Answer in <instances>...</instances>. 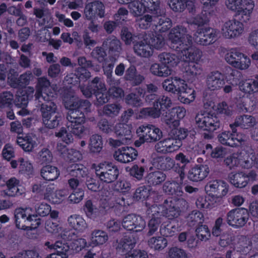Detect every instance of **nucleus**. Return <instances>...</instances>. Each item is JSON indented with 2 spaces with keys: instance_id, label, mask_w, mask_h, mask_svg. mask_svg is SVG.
<instances>
[{
  "instance_id": "f257e3e1",
  "label": "nucleus",
  "mask_w": 258,
  "mask_h": 258,
  "mask_svg": "<svg viewBox=\"0 0 258 258\" xmlns=\"http://www.w3.org/2000/svg\"><path fill=\"white\" fill-rule=\"evenodd\" d=\"M67 128L62 127L55 133V136L61 139L67 144L73 143L74 138L72 134L81 138L85 131L83 124L85 122L84 113L79 110H70L67 115Z\"/></svg>"
},
{
  "instance_id": "f03ea898",
  "label": "nucleus",
  "mask_w": 258,
  "mask_h": 258,
  "mask_svg": "<svg viewBox=\"0 0 258 258\" xmlns=\"http://www.w3.org/2000/svg\"><path fill=\"white\" fill-rule=\"evenodd\" d=\"M195 122L198 127L204 131L213 132L220 127L221 123L214 113L201 111L196 115Z\"/></svg>"
},
{
  "instance_id": "7ed1b4c3",
  "label": "nucleus",
  "mask_w": 258,
  "mask_h": 258,
  "mask_svg": "<svg viewBox=\"0 0 258 258\" xmlns=\"http://www.w3.org/2000/svg\"><path fill=\"white\" fill-rule=\"evenodd\" d=\"M171 41V47L176 51L186 46L187 43L192 42V36L187 33L185 28L182 26H177L171 29L169 34Z\"/></svg>"
},
{
  "instance_id": "20e7f679",
  "label": "nucleus",
  "mask_w": 258,
  "mask_h": 258,
  "mask_svg": "<svg viewBox=\"0 0 258 258\" xmlns=\"http://www.w3.org/2000/svg\"><path fill=\"white\" fill-rule=\"evenodd\" d=\"M27 211H14V218L16 226L20 229L26 230L28 226L26 224H30V228H37L41 224V219L37 214H26Z\"/></svg>"
},
{
  "instance_id": "39448f33",
  "label": "nucleus",
  "mask_w": 258,
  "mask_h": 258,
  "mask_svg": "<svg viewBox=\"0 0 258 258\" xmlns=\"http://www.w3.org/2000/svg\"><path fill=\"white\" fill-rule=\"evenodd\" d=\"M95 173L101 181L109 183L117 178L119 170L112 163L104 162L99 164L95 167Z\"/></svg>"
},
{
  "instance_id": "423d86ee",
  "label": "nucleus",
  "mask_w": 258,
  "mask_h": 258,
  "mask_svg": "<svg viewBox=\"0 0 258 258\" xmlns=\"http://www.w3.org/2000/svg\"><path fill=\"white\" fill-rule=\"evenodd\" d=\"M137 133L143 142H156L163 137L162 131L155 125L150 124H143L137 130Z\"/></svg>"
},
{
  "instance_id": "0eeeda50",
  "label": "nucleus",
  "mask_w": 258,
  "mask_h": 258,
  "mask_svg": "<svg viewBox=\"0 0 258 258\" xmlns=\"http://www.w3.org/2000/svg\"><path fill=\"white\" fill-rule=\"evenodd\" d=\"M225 59L229 64L241 70L247 69L250 64V59L236 48H232L227 52Z\"/></svg>"
},
{
  "instance_id": "6e6552de",
  "label": "nucleus",
  "mask_w": 258,
  "mask_h": 258,
  "mask_svg": "<svg viewBox=\"0 0 258 258\" xmlns=\"http://www.w3.org/2000/svg\"><path fill=\"white\" fill-rule=\"evenodd\" d=\"M54 93L47 94L46 92H44L40 96L37 95L36 99L40 103V111L42 117L60 114L59 112L57 106L52 101Z\"/></svg>"
},
{
  "instance_id": "1a4fd4ad",
  "label": "nucleus",
  "mask_w": 258,
  "mask_h": 258,
  "mask_svg": "<svg viewBox=\"0 0 258 258\" xmlns=\"http://www.w3.org/2000/svg\"><path fill=\"white\" fill-rule=\"evenodd\" d=\"M241 211H229L227 213V221L229 225L235 228L241 227L247 222L249 214L258 218V211H246V214Z\"/></svg>"
},
{
  "instance_id": "9d476101",
  "label": "nucleus",
  "mask_w": 258,
  "mask_h": 258,
  "mask_svg": "<svg viewBox=\"0 0 258 258\" xmlns=\"http://www.w3.org/2000/svg\"><path fill=\"white\" fill-rule=\"evenodd\" d=\"M243 30V25L241 22L234 19L226 21L221 27V33L223 36L227 39L239 36L242 33Z\"/></svg>"
},
{
  "instance_id": "9b49d317",
  "label": "nucleus",
  "mask_w": 258,
  "mask_h": 258,
  "mask_svg": "<svg viewBox=\"0 0 258 258\" xmlns=\"http://www.w3.org/2000/svg\"><path fill=\"white\" fill-rule=\"evenodd\" d=\"M121 224L126 230L138 232L144 229L146 222L142 217L131 214L123 218Z\"/></svg>"
},
{
  "instance_id": "f8f14e48",
  "label": "nucleus",
  "mask_w": 258,
  "mask_h": 258,
  "mask_svg": "<svg viewBox=\"0 0 258 258\" xmlns=\"http://www.w3.org/2000/svg\"><path fill=\"white\" fill-rule=\"evenodd\" d=\"M218 33L217 30L211 28L199 29L195 35V41L200 45H210L216 40Z\"/></svg>"
},
{
  "instance_id": "ddd939ff",
  "label": "nucleus",
  "mask_w": 258,
  "mask_h": 258,
  "mask_svg": "<svg viewBox=\"0 0 258 258\" xmlns=\"http://www.w3.org/2000/svg\"><path fill=\"white\" fill-rule=\"evenodd\" d=\"M228 185L221 180H213L209 181L205 189L207 194L217 197L225 196L228 191Z\"/></svg>"
},
{
  "instance_id": "4468645a",
  "label": "nucleus",
  "mask_w": 258,
  "mask_h": 258,
  "mask_svg": "<svg viewBox=\"0 0 258 258\" xmlns=\"http://www.w3.org/2000/svg\"><path fill=\"white\" fill-rule=\"evenodd\" d=\"M182 146L179 141L174 140L172 137H169L158 142L155 146V150L159 153L167 154L178 150Z\"/></svg>"
},
{
  "instance_id": "2eb2a0df",
  "label": "nucleus",
  "mask_w": 258,
  "mask_h": 258,
  "mask_svg": "<svg viewBox=\"0 0 258 258\" xmlns=\"http://www.w3.org/2000/svg\"><path fill=\"white\" fill-rule=\"evenodd\" d=\"M191 43H187L186 46H184L177 51L181 52L182 54V59L184 62H198L202 56V51L195 46H192Z\"/></svg>"
},
{
  "instance_id": "dca6fc26",
  "label": "nucleus",
  "mask_w": 258,
  "mask_h": 258,
  "mask_svg": "<svg viewBox=\"0 0 258 258\" xmlns=\"http://www.w3.org/2000/svg\"><path fill=\"white\" fill-rule=\"evenodd\" d=\"M185 109L180 106H176L169 110L165 116L164 121L170 127L178 126L179 119L183 118L185 115Z\"/></svg>"
},
{
  "instance_id": "f3484780",
  "label": "nucleus",
  "mask_w": 258,
  "mask_h": 258,
  "mask_svg": "<svg viewBox=\"0 0 258 258\" xmlns=\"http://www.w3.org/2000/svg\"><path fill=\"white\" fill-rule=\"evenodd\" d=\"M84 15L88 20H92L96 16L100 18L104 16V6L99 1L87 4L84 9Z\"/></svg>"
},
{
  "instance_id": "a211bd4d",
  "label": "nucleus",
  "mask_w": 258,
  "mask_h": 258,
  "mask_svg": "<svg viewBox=\"0 0 258 258\" xmlns=\"http://www.w3.org/2000/svg\"><path fill=\"white\" fill-rule=\"evenodd\" d=\"M138 152L132 147H123L115 151L113 154L114 159L117 161L123 163H129L136 158Z\"/></svg>"
},
{
  "instance_id": "6ab92c4d",
  "label": "nucleus",
  "mask_w": 258,
  "mask_h": 258,
  "mask_svg": "<svg viewBox=\"0 0 258 258\" xmlns=\"http://www.w3.org/2000/svg\"><path fill=\"white\" fill-rule=\"evenodd\" d=\"M210 169L207 165H198L191 168L187 174L189 180L198 182L204 179L209 174Z\"/></svg>"
},
{
  "instance_id": "aec40b11",
  "label": "nucleus",
  "mask_w": 258,
  "mask_h": 258,
  "mask_svg": "<svg viewBox=\"0 0 258 258\" xmlns=\"http://www.w3.org/2000/svg\"><path fill=\"white\" fill-rule=\"evenodd\" d=\"M206 83L210 90H217L225 84L224 76L218 71L212 72L207 76Z\"/></svg>"
},
{
  "instance_id": "412c9836",
  "label": "nucleus",
  "mask_w": 258,
  "mask_h": 258,
  "mask_svg": "<svg viewBox=\"0 0 258 258\" xmlns=\"http://www.w3.org/2000/svg\"><path fill=\"white\" fill-rule=\"evenodd\" d=\"M102 47L111 55H118L121 51V43L115 36H110L102 43Z\"/></svg>"
},
{
  "instance_id": "4be33fe9",
  "label": "nucleus",
  "mask_w": 258,
  "mask_h": 258,
  "mask_svg": "<svg viewBox=\"0 0 258 258\" xmlns=\"http://www.w3.org/2000/svg\"><path fill=\"white\" fill-rule=\"evenodd\" d=\"M256 123L255 118L249 115H243L236 117L234 123L231 124L230 126L233 133H236V127L240 126L244 129H248L254 126Z\"/></svg>"
},
{
  "instance_id": "5701e85b",
  "label": "nucleus",
  "mask_w": 258,
  "mask_h": 258,
  "mask_svg": "<svg viewBox=\"0 0 258 258\" xmlns=\"http://www.w3.org/2000/svg\"><path fill=\"white\" fill-rule=\"evenodd\" d=\"M214 14L215 11L214 9H206L203 8L201 13L189 19L188 23L198 26H202L207 24Z\"/></svg>"
},
{
  "instance_id": "b1692460",
  "label": "nucleus",
  "mask_w": 258,
  "mask_h": 258,
  "mask_svg": "<svg viewBox=\"0 0 258 258\" xmlns=\"http://www.w3.org/2000/svg\"><path fill=\"white\" fill-rule=\"evenodd\" d=\"M8 79L11 86L16 88L29 85L30 81L34 79V76L31 71H27L21 74L17 79L10 77H8Z\"/></svg>"
},
{
  "instance_id": "393cba45",
  "label": "nucleus",
  "mask_w": 258,
  "mask_h": 258,
  "mask_svg": "<svg viewBox=\"0 0 258 258\" xmlns=\"http://www.w3.org/2000/svg\"><path fill=\"white\" fill-rule=\"evenodd\" d=\"M182 70L184 74L187 77L193 79L203 73V68L198 62H183Z\"/></svg>"
},
{
  "instance_id": "a878e982",
  "label": "nucleus",
  "mask_w": 258,
  "mask_h": 258,
  "mask_svg": "<svg viewBox=\"0 0 258 258\" xmlns=\"http://www.w3.org/2000/svg\"><path fill=\"white\" fill-rule=\"evenodd\" d=\"M134 50L135 52L140 56L148 57L152 55L153 53L152 48L148 44L145 38L143 40H139L134 45Z\"/></svg>"
},
{
  "instance_id": "bb28decb",
  "label": "nucleus",
  "mask_w": 258,
  "mask_h": 258,
  "mask_svg": "<svg viewBox=\"0 0 258 258\" xmlns=\"http://www.w3.org/2000/svg\"><path fill=\"white\" fill-rule=\"evenodd\" d=\"M163 190L169 195L180 197L183 194L182 184L175 180H167L163 185Z\"/></svg>"
},
{
  "instance_id": "cd10ccee",
  "label": "nucleus",
  "mask_w": 258,
  "mask_h": 258,
  "mask_svg": "<svg viewBox=\"0 0 258 258\" xmlns=\"http://www.w3.org/2000/svg\"><path fill=\"white\" fill-rule=\"evenodd\" d=\"M228 179L231 184L237 188L244 187L248 184L246 173L243 172L229 173Z\"/></svg>"
},
{
  "instance_id": "c85d7f7f",
  "label": "nucleus",
  "mask_w": 258,
  "mask_h": 258,
  "mask_svg": "<svg viewBox=\"0 0 258 258\" xmlns=\"http://www.w3.org/2000/svg\"><path fill=\"white\" fill-rule=\"evenodd\" d=\"M110 60L107 61L103 66L104 75L106 76V82L109 85H119V81L116 80L112 76V70L114 66L116 59L111 57Z\"/></svg>"
},
{
  "instance_id": "c756f323",
  "label": "nucleus",
  "mask_w": 258,
  "mask_h": 258,
  "mask_svg": "<svg viewBox=\"0 0 258 258\" xmlns=\"http://www.w3.org/2000/svg\"><path fill=\"white\" fill-rule=\"evenodd\" d=\"M252 245L251 241H248V243H239L236 249L232 250H229L226 252V256L227 258H232V252H235L234 254H240L243 257L247 254L250 255L251 253Z\"/></svg>"
},
{
  "instance_id": "7c9ffc66",
  "label": "nucleus",
  "mask_w": 258,
  "mask_h": 258,
  "mask_svg": "<svg viewBox=\"0 0 258 258\" xmlns=\"http://www.w3.org/2000/svg\"><path fill=\"white\" fill-rule=\"evenodd\" d=\"M68 221L70 226L78 232H82L87 227L86 221L79 215H71L68 218Z\"/></svg>"
},
{
  "instance_id": "2f4dec72",
  "label": "nucleus",
  "mask_w": 258,
  "mask_h": 258,
  "mask_svg": "<svg viewBox=\"0 0 258 258\" xmlns=\"http://www.w3.org/2000/svg\"><path fill=\"white\" fill-rule=\"evenodd\" d=\"M239 166L243 168L249 169L254 165V153L243 151L239 154Z\"/></svg>"
},
{
  "instance_id": "473e14b6",
  "label": "nucleus",
  "mask_w": 258,
  "mask_h": 258,
  "mask_svg": "<svg viewBox=\"0 0 258 258\" xmlns=\"http://www.w3.org/2000/svg\"><path fill=\"white\" fill-rule=\"evenodd\" d=\"M153 165L158 169L167 171L174 167L175 163L169 157L159 156L154 159Z\"/></svg>"
},
{
  "instance_id": "72a5a7b5",
  "label": "nucleus",
  "mask_w": 258,
  "mask_h": 258,
  "mask_svg": "<svg viewBox=\"0 0 258 258\" xmlns=\"http://www.w3.org/2000/svg\"><path fill=\"white\" fill-rule=\"evenodd\" d=\"M55 252L51 253L46 258H68L70 252L69 246L62 244V241H57L52 245Z\"/></svg>"
},
{
  "instance_id": "f704fd0d",
  "label": "nucleus",
  "mask_w": 258,
  "mask_h": 258,
  "mask_svg": "<svg viewBox=\"0 0 258 258\" xmlns=\"http://www.w3.org/2000/svg\"><path fill=\"white\" fill-rule=\"evenodd\" d=\"M108 235L106 232L100 230H95L91 234L89 245L92 247L102 245L108 240Z\"/></svg>"
},
{
  "instance_id": "c9c22d12",
  "label": "nucleus",
  "mask_w": 258,
  "mask_h": 258,
  "mask_svg": "<svg viewBox=\"0 0 258 258\" xmlns=\"http://www.w3.org/2000/svg\"><path fill=\"white\" fill-rule=\"evenodd\" d=\"M159 61L163 65L170 67L176 66L179 62L178 57L174 54L162 52L158 55Z\"/></svg>"
},
{
  "instance_id": "e433bc0d",
  "label": "nucleus",
  "mask_w": 258,
  "mask_h": 258,
  "mask_svg": "<svg viewBox=\"0 0 258 258\" xmlns=\"http://www.w3.org/2000/svg\"><path fill=\"white\" fill-rule=\"evenodd\" d=\"M68 174L75 178L81 179L87 175L86 168L80 164H72L67 169Z\"/></svg>"
},
{
  "instance_id": "4c0bfd02",
  "label": "nucleus",
  "mask_w": 258,
  "mask_h": 258,
  "mask_svg": "<svg viewBox=\"0 0 258 258\" xmlns=\"http://www.w3.org/2000/svg\"><path fill=\"white\" fill-rule=\"evenodd\" d=\"M41 175L46 180L53 181L57 179L59 175L58 169L53 166L46 165L41 169Z\"/></svg>"
},
{
  "instance_id": "58836bf2",
  "label": "nucleus",
  "mask_w": 258,
  "mask_h": 258,
  "mask_svg": "<svg viewBox=\"0 0 258 258\" xmlns=\"http://www.w3.org/2000/svg\"><path fill=\"white\" fill-rule=\"evenodd\" d=\"M167 240L163 236L152 237L148 240V246L154 250H162L167 246Z\"/></svg>"
},
{
  "instance_id": "ea45409f",
  "label": "nucleus",
  "mask_w": 258,
  "mask_h": 258,
  "mask_svg": "<svg viewBox=\"0 0 258 258\" xmlns=\"http://www.w3.org/2000/svg\"><path fill=\"white\" fill-rule=\"evenodd\" d=\"M254 7V3L253 1L249 4L245 6L243 8L236 12V16L238 17V20L241 23H246L250 19L251 14Z\"/></svg>"
},
{
  "instance_id": "a19ab883",
  "label": "nucleus",
  "mask_w": 258,
  "mask_h": 258,
  "mask_svg": "<svg viewBox=\"0 0 258 258\" xmlns=\"http://www.w3.org/2000/svg\"><path fill=\"white\" fill-rule=\"evenodd\" d=\"M146 40L152 48L160 49L165 45L164 37L160 34H149L146 36Z\"/></svg>"
},
{
  "instance_id": "79ce46f5",
  "label": "nucleus",
  "mask_w": 258,
  "mask_h": 258,
  "mask_svg": "<svg viewBox=\"0 0 258 258\" xmlns=\"http://www.w3.org/2000/svg\"><path fill=\"white\" fill-rule=\"evenodd\" d=\"M166 175L161 171L152 172L146 177V181L150 186L157 185L165 180Z\"/></svg>"
},
{
  "instance_id": "37998d69",
  "label": "nucleus",
  "mask_w": 258,
  "mask_h": 258,
  "mask_svg": "<svg viewBox=\"0 0 258 258\" xmlns=\"http://www.w3.org/2000/svg\"><path fill=\"white\" fill-rule=\"evenodd\" d=\"M103 147L102 138L101 135L94 134L89 139V148L92 153H99Z\"/></svg>"
},
{
  "instance_id": "c03bdc74",
  "label": "nucleus",
  "mask_w": 258,
  "mask_h": 258,
  "mask_svg": "<svg viewBox=\"0 0 258 258\" xmlns=\"http://www.w3.org/2000/svg\"><path fill=\"white\" fill-rule=\"evenodd\" d=\"M17 143L26 152L32 151L37 145L36 142L30 136H26L24 137H18Z\"/></svg>"
},
{
  "instance_id": "a18cd8bd",
  "label": "nucleus",
  "mask_w": 258,
  "mask_h": 258,
  "mask_svg": "<svg viewBox=\"0 0 258 258\" xmlns=\"http://www.w3.org/2000/svg\"><path fill=\"white\" fill-rule=\"evenodd\" d=\"M136 240L133 236L125 235L120 240L118 247L123 252H129L135 246Z\"/></svg>"
},
{
  "instance_id": "49530a36",
  "label": "nucleus",
  "mask_w": 258,
  "mask_h": 258,
  "mask_svg": "<svg viewBox=\"0 0 258 258\" xmlns=\"http://www.w3.org/2000/svg\"><path fill=\"white\" fill-rule=\"evenodd\" d=\"M114 130L117 137L130 140L132 137L131 127L128 125L119 123L115 125Z\"/></svg>"
},
{
  "instance_id": "de8ad7c7",
  "label": "nucleus",
  "mask_w": 258,
  "mask_h": 258,
  "mask_svg": "<svg viewBox=\"0 0 258 258\" xmlns=\"http://www.w3.org/2000/svg\"><path fill=\"white\" fill-rule=\"evenodd\" d=\"M187 225L189 227L200 225L204 221V214L201 211H191L187 217Z\"/></svg>"
},
{
  "instance_id": "09e8293b",
  "label": "nucleus",
  "mask_w": 258,
  "mask_h": 258,
  "mask_svg": "<svg viewBox=\"0 0 258 258\" xmlns=\"http://www.w3.org/2000/svg\"><path fill=\"white\" fill-rule=\"evenodd\" d=\"M14 95L10 91H4L0 93V109H10L14 102Z\"/></svg>"
},
{
  "instance_id": "8fccbe9b",
  "label": "nucleus",
  "mask_w": 258,
  "mask_h": 258,
  "mask_svg": "<svg viewBox=\"0 0 258 258\" xmlns=\"http://www.w3.org/2000/svg\"><path fill=\"white\" fill-rule=\"evenodd\" d=\"M130 13L135 17L140 16L145 12L146 9L143 2L135 0L127 4Z\"/></svg>"
},
{
  "instance_id": "3c124183",
  "label": "nucleus",
  "mask_w": 258,
  "mask_h": 258,
  "mask_svg": "<svg viewBox=\"0 0 258 258\" xmlns=\"http://www.w3.org/2000/svg\"><path fill=\"white\" fill-rule=\"evenodd\" d=\"M150 71L152 74L161 77H166L171 73V70L168 67L162 66L157 63L151 66Z\"/></svg>"
},
{
  "instance_id": "603ef678",
  "label": "nucleus",
  "mask_w": 258,
  "mask_h": 258,
  "mask_svg": "<svg viewBox=\"0 0 258 258\" xmlns=\"http://www.w3.org/2000/svg\"><path fill=\"white\" fill-rule=\"evenodd\" d=\"M252 2V0H226L225 5L229 10L237 12Z\"/></svg>"
},
{
  "instance_id": "864d4df0",
  "label": "nucleus",
  "mask_w": 258,
  "mask_h": 258,
  "mask_svg": "<svg viewBox=\"0 0 258 258\" xmlns=\"http://www.w3.org/2000/svg\"><path fill=\"white\" fill-rule=\"evenodd\" d=\"M19 181L15 177L11 178L7 182V189L4 191V194L9 197H13L19 194L18 185Z\"/></svg>"
},
{
  "instance_id": "5fc2aeb1",
  "label": "nucleus",
  "mask_w": 258,
  "mask_h": 258,
  "mask_svg": "<svg viewBox=\"0 0 258 258\" xmlns=\"http://www.w3.org/2000/svg\"><path fill=\"white\" fill-rule=\"evenodd\" d=\"M37 89L35 96L36 99L37 95H41L43 93L46 92L50 94L52 92H49L50 82L45 77H40L38 79Z\"/></svg>"
},
{
  "instance_id": "6e6d98bb",
  "label": "nucleus",
  "mask_w": 258,
  "mask_h": 258,
  "mask_svg": "<svg viewBox=\"0 0 258 258\" xmlns=\"http://www.w3.org/2000/svg\"><path fill=\"white\" fill-rule=\"evenodd\" d=\"M61 119V116L60 114L42 117L43 123L46 127L49 128H54L57 127Z\"/></svg>"
},
{
  "instance_id": "4d7b16f0",
  "label": "nucleus",
  "mask_w": 258,
  "mask_h": 258,
  "mask_svg": "<svg viewBox=\"0 0 258 258\" xmlns=\"http://www.w3.org/2000/svg\"><path fill=\"white\" fill-rule=\"evenodd\" d=\"M177 230L178 227L176 226L174 221H170L166 224H162L160 229L161 234L165 237L174 235Z\"/></svg>"
},
{
  "instance_id": "13d9d810",
  "label": "nucleus",
  "mask_w": 258,
  "mask_h": 258,
  "mask_svg": "<svg viewBox=\"0 0 258 258\" xmlns=\"http://www.w3.org/2000/svg\"><path fill=\"white\" fill-rule=\"evenodd\" d=\"M157 24H154L157 29L161 32H165L168 30L172 26L170 19L164 16L156 19Z\"/></svg>"
},
{
  "instance_id": "bf43d9fd",
  "label": "nucleus",
  "mask_w": 258,
  "mask_h": 258,
  "mask_svg": "<svg viewBox=\"0 0 258 258\" xmlns=\"http://www.w3.org/2000/svg\"><path fill=\"white\" fill-rule=\"evenodd\" d=\"M70 245V250L79 252L85 248H89L90 242H88L86 239L83 238H76L73 242L68 243Z\"/></svg>"
},
{
  "instance_id": "052dcab7",
  "label": "nucleus",
  "mask_w": 258,
  "mask_h": 258,
  "mask_svg": "<svg viewBox=\"0 0 258 258\" xmlns=\"http://www.w3.org/2000/svg\"><path fill=\"white\" fill-rule=\"evenodd\" d=\"M121 108V106L119 104H109L103 107V112L107 116L113 117L119 114Z\"/></svg>"
},
{
  "instance_id": "680f3d73",
  "label": "nucleus",
  "mask_w": 258,
  "mask_h": 258,
  "mask_svg": "<svg viewBox=\"0 0 258 258\" xmlns=\"http://www.w3.org/2000/svg\"><path fill=\"white\" fill-rule=\"evenodd\" d=\"M160 109L157 107H147L141 109L139 113V116L142 118L151 117L153 118L159 117L161 114Z\"/></svg>"
},
{
  "instance_id": "e2e57ef3",
  "label": "nucleus",
  "mask_w": 258,
  "mask_h": 258,
  "mask_svg": "<svg viewBox=\"0 0 258 258\" xmlns=\"http://www.w3.org/2000/svg\"><path fill=\"white\" fill-rule=\"evenodd\" d=\"M196 236L201 241H207L211 237V233L206 225H199L196 229Z\"/></svg>"
},
{
  "instance_id": "0e129e2a",
  "label": "nucleus",
  "mask_w": 258,
  "mask_h": 258,
  "mask_svg": "<svg viewBox=\"0 0 258 258\" xmlns=\"http://www.w3.org/2000/svg\"><path fill=\"white\" fill-rule=\"evenodd\" d=\"M37 159L40 164H47L52 161V154L49 149L44 148L39 152Z\"/></svg>"
},
{
  "instance_id": "69168bd1",
  "label": "nucleus",
  "mask_w": 258,
  "mask_h": 258,
  "mask_svg": "<svg viewBox=\"0 0 258 258\" xmlns=\"http://www.w3.org/2000/svg\"><path fill=\"white\" fill-rule=\"evenodd\" d=\"M121 38L126 45H130L132 43H135L139 37L133 36L127 27H124L121 30Z\"/></svg>"
},
{
  "instance_id": "338daca9",
  "label": "nucleus",
  "mask_w": 258,
  "mask_h": 258,
  "mask_svg": "<svg viewBox=\"0 0 258 258\" xmlns=\"http://www.w3.org/2000/svg\"><path fill=\"white\" fill-rule=\"evenodd\" d=\"M178 95L180 101L184 103H189L195 99L194 90L188 88L187 86Z\"/></svg>"
},
{
  "instance_id": "774afa93",
  "label": "nucleus",
  "mask_w": 258,
  "mask_h": 258,
  "mask_svg": "<svg viewBox=\"0 0 258 258\" xmlns=\"http://www.w3.org/2000/svg\"><path fill=\"white\" fill-rule=\"evenodd\" d=\"M156 19H157L156 17L145 15L138 19L136 22L141 28L146 29L150 27L152 22L156 21Z\"/></svg>"
}]
</instances>
